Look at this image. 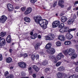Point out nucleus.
Instances as JSON below:
<instances>
[{
  "label": "nucleus",
  "instance_id": "f8f14e48",
  "mask_svg": "<svg viewBox=\"0 0 78 78\" xmlns=\"http://www.w3.org/2000/svg\"><path fill=\"white\" fill-rule=\"evenodd\" d=\"M57 75L58 78H62V77L63 76H65L66 74L64 73L59 72L57 74Z\"/></svg>",
  "mask_w": 78,
  "mask_h": 78
},
{
  "label": "nucleus",
  "instance_id": "c756f323",
  "mask_svg": "<svg viewBox=\"0 0 78 78\" xmlns=\"http://www.w3.org/2000/svg\"><path fill=\"white\" fill-rule=\"evenodd\" d=\"M5 35H6V33H4L3 32H2L0 34V36L1 37H4V36H5Z\"/></svg>",
  "mask_w": 78,
  "mask_h": 78
},
{
  "label": "nucleus",
  "instance_id": "a878e982",
  "mask_svg": "<svg viewBox=\"0 0 78 78\" xmlns=\"http://www.w3.org/2000/svg\"><path fill=\"white\" fill-rule=\"evenodd\" d=\"M57 47H59L61 45V43L60 41H58L55 43Z\"/></svg>",
  "mask_w": 78,
  "mask_h": 78
},
{
  "label": "nucleus",
  "instance_id": "a18cd8bd",
  "mask_svg": "<svg viewBox=\"0 0 78 78\" xmlns=\"http://www.w3.org/2000/svg\"><path fill=\"white\" fill-rule=\"evenodd\" d=\"M56 5H57V2H55L53 5V7L55 8V6H56Z\"/></svg>",
  "mask_w": 78,
  "mask_h": 78
},
{
  "label": "nucleus",
  "instance_id": "9d476101",
  "mask_svg": "<svg viewBox=\"0 0 78 78\" xmlns=\"http://www.w3.org/2000/svg\"><path fill=\"white\" fill-rule=\"evenodd\" d=\"M31 11H32V9L31 8L29 7L27 9L26 11L24 12V14L25 15H27V14H30Z\"/></svg>",
  "mask_w": 78,
  "mask_h": 78
},
{
  "label": "nucleus",
  "instance_id": "6e6552de",
  "mask_svg": "<svg viewBox=\"0 0 78 78\" xmlns=\"http://www.w3.org/2000/svg\"><path fill=\"white\" fill-rule=\"evenodd\" d=\"M18 65L20 67H21V68H23V69L26 68V66H27V64L26 63L22 62H19L18 63Z\"/></svg>",
  "mask_w": 78,
  "mask_h": 78
},
{
  "label": "nucleus",
  "instance_id": "6ab92c4d",
  "mask_svg": "<svg viewBox=\"0 0 78 78\" xmlns=\"http://www.w3.org/2000/svg\"><path fill=\"white\" fill-rule=\"evenodd\" d=\"M24 20L25 22H30V21H31L30 19L27 17H24Z\"/></svg>",
  "mask_w": 78,
  "mask_h": 78
},
{
  "label": "nucleus",
  "instance_id": "69168bd1",
  "mask_svg": "<svg viewBox=\"0 0 78 78\" xmlns=\"http://www.w3.org/2000/svg\"><path fill=\"white\" fill-rule=\"evenodd\" d=\"M78 62H74V64L75 65H78Z\"/></svg>",
  "mask_w": 78,
  "mask_h": 78
},
{
  "label": "nucleus",
  "instance_id": "2f4dec72",
  "mask_svg": "<svg viewBox=\"0 0 78 78\" xmlns=\"http://www.w3.org/2000/svg\"><path fill=\"white\" fill-rule=\"evenodd\" d=\"M61 62H57L56 64V66L57 67H58V66H60V65H61Z\"/></svg>",
  "mask_w": 78,
  "mask_h": 78
},
{
  "label": "nucleus",
  "instance_id": "09e8293b",
  "mask_svg": "<svg viewBox=\"0 0 78 78\" xmlns=\"http://www.w3.org/2000/svg\"><path fill=\"white\" fill-rule=\"evenodd\" d=\"M65 37L66 38H68L69 37V33H67L66 34Z\"/></svg>",
  "mask_w": 78,
  "mask_h": 78
},
{
  "label": "nucleus",
  "instance_id": "4be33fe9",
  "mask_svg": "<svg viewBox=\"0 0 78 78\" xmlns=\"http://www.w3.org/2000/svg\"><path fill=\"white\" fill-rule=\"evenodd\" d=\"M43 25L41 26V27H42L43 29H45L47 26V22H46L45 23H44Z\"/></svg>",
  "mask_w": 78,
  "mask_h": 78
},
{
  "label": "nucleus",
  "instance_id": "13d9d810",
  "mask_svg": "<svg viewBox=\"0 0 78 78\" xmlns=\"http://www.w3.org/2000/svg\"><path fill=\"white\" fill-rule=\"evenodd\" d=\"M38 38H39V39H41V35H38Z\"/></svg>",
  "mask_w": 78,
  "mask_h": 78
},
{
  "label": "nucleus",
  "instance_id": "cd10ccee",
  "mask_svg": "<svg viewBox=\"0 0 78 78\" xmlns=\"http://www.w3.org/2000/svg\"><path fill=\"white\" fill-rule=\"evenodd\" d=\"M48 64V61L47 60H45L44 61L42 64L43 66H46L47 64Z\"/></svg>",
  "mask_w": 78,
  "mask_h": 78
},
{
  "label": "nucleus",
  "instance_id": "5701e85b",
  "mask_svg": "<svg viewBox=\"0 0 78 78\" xmlns=\"http://www.w3.org/2000/svg\"><path fill=\"white\" fill-rule=\"evenodd\" d=\"M65 70V68L63 67H60L58 68V71H60V72L64 71Z\"/></svg>",
  "mask_w": 78,
  "mask_h": 78
},
{
  "label": "nucleus",
  "instance_id": "79ce46f5",
  "mask_svg": "<svg viewBox=\"0 0 78 78\" xmlns=\"http://www.w3.org/2000/svg\"><path fill=\"white\" fill-rule=\"evenodd\" d=\"M21 75L23 76H25V72H22V73H21Z\"/></svg>",
  "mask_w": 78,
  "mask_h": 78
},
{
  "label": "nucleus",
  "instance_id": "f3484780",
  "mask_svg": "<svg viewBox=\"0 0 78 78\" xmlns=\"http://www.w3.org/2000/svg\"><path fill=\"white\" fill-rule=\"evenodd\" d=\"M67 18L65 16H62L61 18V21L62 22L64 23L66 22L67 20Z\"/></svg>",
  "mask_w": 78,
  "mask_h": 78
},
{
  "label": "nucleus",
  "instance_id": "20e7f679",
  "mask_svg": "<svg viewBox=\"0 0 78 78\" xmlns=\"http://www.w3.org/2000/svg\"><path fill=\"white\" fill-rule=\"evenodd\" d=\"M55 38V35L51 34H50L48 36L46 37V40H53Z\"/></svg>",
  "mask_w": 78,
  "mask_h": 78
},
{
  "label": "nucleus",
  "instance_id": "c9c22d12",
  "mask_svg": "<svg viewBox=\"0 0 78 78\" xmlns=\"http://www.w3.org/2000/svg\"><path fill=\"white\" fill-rule=\"evenodd\" d=\"M36 1H37V0H30L31 3L33 4H34L35 2H36Z\"/></svg>",
  "mask_w": 78,
  "mask_h": 78
},
{
  "label": "nucleus",
  "instance_id": "0eeeda50",
  "mask_svg": "<svg viewBox=\"0 0 78 78\" xmlns=\"http://www.w3.org/2000/svg\"><path fill=\"white\" fill-rule=\"evenodd\" d=\"M6 44L5 40L4 38H2L0 40V47H3Z\"/></svg>",
  "mask_w": 78,
  "mask_h": 78
},
{
  "label": "nucleus",
  "instance_id": "0e129e2a",
  "mask_svg": "<svg viewBox=\"0 0 78 78\" xmlns=\"http://www.w3.org/2000/svg\"><path fill=\"white\" fill-rule=\"evenodd\" d=\"M19 6H16L15 7V9H19Z\"/></svg>",
  "mask_w": 78,
  "mask_h": 78
},
{
  "label": "nucleus",
  "instance_id": "f257e3e1",
  "mask_svg": "<svg viewBox=\"0 0 78 78\" xmlns=\"http://www.w3.org/2000/svg\"><path fill=\"white\" fill-rule=\"evenodd\" d=\"M34 20L36 23H39L40 25L42 26L44 23H46V21L45 20H42V18L41 17L37 16L34 17Z\"/></svg>",
  "mask_w": 78,
  "mask_h": 78
},
{
  "label": "nucleus",
  "instance_id": "aec40b11",
  "mask_svg": "<svg viewBox=\"0 0 78 78\" xmlns=\"http://www.w3.org/2000/svg\"><path fill=\"white\" fill-rule=\"evenodd\" d=\"M6 62L8 63H11L12 62V58L11 57H9L6 59Z\"/></svg>",
  "mask_w": 78,
  "mask_h": 78
},
{
  "label": "nucleus",
  "instance_id": "bb28decb",
  "mask_svg": "<svg viewBox=\"0 0 78 78\" xmlns=\"http://www.w3.org/2000/svg\"><path fill=\"white\" fill-rule=\"evenodd\" d=\"M64 31L65 32H69V27L65 26L64 27Z\"/></svg>",
  "mask_w": 78,
  "mask_h": 78
},
{
  "label": "nucleus",
  "instance_id": "4c0bfd02",
  "mask_svg": "<svg viewBox=\"0 0 78 78\" xmlns=\"http://www.w3.org/2000/svg\"><path fill=\"white\" fill-rule=\"evenodd\" d=\"M72 37H73V36L72 35H71V34H69V40H70L71 39H72Z\"/></svg>",
  "mask_w": 78,
  "mask_h": 78
},
{
  "label": "nucleus",
  "instance_id": "393cba45",
  "mask_svg": "<svg viewBox=\"0 0 78 78\" xmlns=\"http://www.w3.org/2000/svg\"><path fill=\"white\" fill-rule=\"evenodd\" d=\"M33 68L36 72H38V71H39V68H38V67L36 66H34Z\"/></svg>",
  "mask_w": 78,
  "mask_h": 78
},
{
  "label": "nucleus",
  "instance_id": "338daca9",
  "mask_svg": "<svg viewBox=\"0 0 78 78\" xmlns=\"http://www.w3.org/2000/svg\"><path fill=\"white\" fill-rule=\"evenodd\" d=\"M33 32H31L30 33V35H33Z\"/></svg>",
  "mask_w": 78,
  "mask_h": 78
},
{
  "label": "nucleus",
  "instance_id": "4468645a",
  "mask_svg": "<svg viewBox=\"0 0 78 78\" xmlns=\"http://www.w3.org/2000/svg\"><path fill=\"white\" fill-rule=\"evenodd\" d=\"M41 45V44H40V43H37L35 46L34 48L35 50H37L38 49H39V48L40 47V45Z\"/></svg>",
  "mask_w": 78,
  "mask_h": 78
},
{
  "label": "nucleus",
  "instance_id": "bf43d9fd",
  "mask_svg": "<svg viewBox=\"0 0 78 78\" xmlns=\"http://www.w3.org/2000/svg\"><path fill=\"white\" fill-rule=\"evenodd\" d=\"M75 46L76 49H77V50H78V44L76 45Z\"/></svg>",
  "mask_w": 78,
  "mask_h": 78
},
{
  "label": "nucleus",
  "instance_id": "5fc2aeb1",
  "mask_svg": "<svg viewBox=\"0 0 78 78\" xmlns=\"http://www.w3.org/2000/svg\"><path fill=\"white\" fill-rule=\"evenodd\" d=\"M76 4H78V1H76L74 3V5H76Z\"/></svg>",
  "mask_w": 78,
  "mask_h": 78
},
{
  "label": "nucleus",
  "instance_id": "423d86ee",
  "mask_svg": "<svg viewBox=\"0 0 78 78\" xmlns=\"http://www.w3.org/2000/svg\"><path fill=\"white\" fill-rule=\"evenodd\" d=\"M60 24V21H54L52 23L53 28H56L57 27H58Z\"/></svg>",
  "mask_w": 78,
  "mask_h": 78
},
{
  "label": "nucleus",
  "instance_id": "a19ab883",
  "mask_svg": "<svg viewBox=\"0 0 78 78\" xmlns=\"http://www.w3.org/2000/svg\"><path fill=\"white\" fill-rule=\"evenodd\" d=\"M66 45H69V41H66L64 43Z\"/></svg>",
  "mask_w": 78,
  "mask_h": 78
},
{
  "label": "nucleus",
  "instance_id": "f03ea898",
  "mask_svg": "<svg viewBox=\"0 0 78 78\" xmlns=\"http://www.w3.org/2000/svg\"><path fill=\"white\" fill-rule=\"evenodd\" d=\"M75 50L72 48L69 49V56H72L71 57V59H74L77 57V55L76 54H74L75 53Z\"/></svg>",
  "mask_w": 78,
  "mask_h": 78
},
{
  "label": "nucleus",
  "instance_id": "72a5a7b5",
  "mask_svg": "<svg viewBox=\"0 0 78 78\" xmlns=\"http://www.w3.org/2000/svg\"><path fill=\"white\" fill-rule=\"evenodd\" d=\"M31 67H30L28 68V70H29V72L30 73H33V72L32 71H31Z\"/></svg>",
  "mask_w": 78,
  "mask_h": 78
},
{
  "label": "nucleus",
  "instance_id": "412c9836",
  "mask_svg": "<svg viewBox=\"0 0 78 78\" xmlns=\"http://www.w3.org/2000/svg\"><path fill=\"white\" fill-rule=\"evenodd\" d=\"M51 45L50 43H49L46 45L45 48L47 49H50V48H51Z\"/></svg>",
  "mask_w": 78,
  "mask_h": 78
},
{
  "label": "nucleus",
  "instance_id": "c03bdc74",
  "mask_svg": "<svg viewBox=\"0 0 78 78\" xmlns=\"http://www.w3.org/2000/svg\"><path fill=\"white\" fill-rule=\"evenodd\" d=\"M50 70V69L48 68H46L45 69V72H47L48 71H49Z\"/></svg>",
  "mask_w": 78,
  "mask_h": 78
},
{
  "label": "nucleus",
  "instance_id": "7c9ffc66",
  "mask_svg": "<svg viewBox=\"0 0 78 78\" xmlns=\"http://www.w3.org/2000/svg\"><path fill=\"white\" fill-rule=\"evenodd\" d=\"M76 30V28H74L73 29H71L69 30V32H70V31H75V30Z\"/></svg>",
  "mask_w": 78,
  "mask_h": 78
},
{
  "label": "nucleus",
  "instance_id": "e433bc0d",
  "mask_svg": "<svg viewBox=\"0 0 78 78\" xmlns=\"http://www.w3.org/2000/svg\"><path fill=\"white\" fill-rule=\"evenodd\" d=\"M59 31L60 33H64V32H65L64 29L62 28L60 29L59 30Z\"/></svg>",
  "mask_w": 78,
  "mask_h": 78
},
{
  "label": "nucleus",
  "instance_id": "680f3d73",
  "mask_svg": "<svg viewBox=\"0 0 78 78\" xmlns=\"http://www.w3.org/2000/svg\"><path fill=\"white\" fill-rule=\"evenodd\" d=\"M63 15H64V13H61L60 14V16H63Z\"/></svg>",
  "mask_w": 78,
  "mask_h": 78
},
{
  "label": "nucleus",
  "instance_id": "c85d7f7f",
  "mask_svg": "<svg viewBox=\"0 0 78 78\" xmlns=\"http://www.w3.org/2000/svg\"><path fill=\"white\" fill-rule=\"evenodd\" d=\"M63 53L65 55H67L68 54L69 51L68 49H67L66 50H65L63 51Z\"/></svg>",
  "mask_w": 78,
  "mask_h": 78
},
{
  "label": "nucleus",
  "instance_id": "3c124183",
  "mask_svg": "<svg viewBox=\"0 0 78 78\" xmlns=\"http://www.w3.org/2000/svg\"><path fill=\"white\" fill-rule=\"evenodd\" d=\"M73 18L74 19H76V15L75 14H74L73 16Z\"/></svg>",
  "mask_w": 78,
  "mask_h": 78
},
{
  "label": "nucleus",
  "instance_id": "b1692460",
  "mask_svg": "<svg viewBox=\"0 0 78 78\" xmlns=\"http://www.w3.org/2000/svg\"><path fill=\"white\" fill-rule=\"evenodd\" d=\"M73 22H74V19H70L69 20V24L70 25L71 24H72Z\"/></svg>",
  "mask_w": 78,
  "mask_h": 78
},
{
  "label": "nucleus",
  "instance_id": "49530a36",
  "mask_svg": "<svg viewBox=\"0 0 78 78\" xmlns=\"http://www.w3.org/2000/svg\"><path fill=\"white\" fill-rule=\"evenodd\" d=\"M39 55H36L35 58L37 60V59H39Z\"/></svg>",
  "mask_w": 78,
  "mask_h": 78
},
{
  "label": "nucleus",
  "instance_id": "052dcab7",
  "mask_svg": "<svg viewBox=\"0 0 78 78\" xmlns=\"http://www.w3.org/2000/svg\"><path fill=\"white\" fill-rule=\"evenodd\" d=\"M54 62H55V63H56V62H57V60L55 59L54 60Z\"/></svg>",
  "mask_w": 78,
  "mask_h": 78
},
{
  "label": "nucleus",
  "instance_id": "a211bd4d",
  "mask_svg": "<svg viewBox=\"0 0 78 78\" xmlns=\"http://www.w3.org/2000/svg\"><path fill=\"white\" fill-rule=\"evenodd\" d=\"M37 33H35L34 34H33V35H31L30 36V38L31 39H36V37H37Z\"/></svg>",
  "mask_w": 78,
  "mask_h": 78
},
{
  "label": "nucleus",
  "instance_id": "ea45409f",
  "mask_svg": "<svg viewBox=\"0 0 78 78\" xmlns=\"http://www.w3.org/2000/svg\"><path fill=\"white\" fill-rule=\"evenodd\" d=\"M25 9H26V8L25 7H22L21 8V10L22 11H25Z\"/></svg>",
  "mask_w": 78,
  "mask_h": 78
},
{
  "label": "nucleus",
  "instance_id": "de8ad7c7",
  "mask_svg": "<svg viewBox=\"0 0 78 78\" xmlns=\"http://www.w3.org/2000/svg\"><path fill=\"white\" fill-rule=\"evenodd\" d=\"M2 54H0V61H2Z\"/></svg>",
  "mask_w": 78,
  "mask_h": 78
},
{
  "label": "nucleus",
  "instance_id": "7ed1b4c3",
  "mask_svg": "<svg viewBox=\"0 0 78 78\" xmlns=\"http://www.w3.org/2000/svg\"><path fill=\"white\" fill-rule=\"evenodd\" d=\"M7 18L5 15H2L0 18V22L2 23H3L7 20Z\"/></svg>",
  "mask_w": 78,
  "mask_h": 78
},
{
  "label": "nucleus",
  "instance_id": "dca6fc26",
  "mask_svg": "<svg viewBox=\"0 0 78 78\" xmlns=\"http://www.w3.org/2000/svg\"><path fill=\"white\" fill-rule=\"evenodd\" d=\"M64 58V55H62V53H60L58 54V55L57 56V58L59 60L61 58Z\"/></svg>",
  "mask_w": 78,
  "mask_h": 78
},
{
  "label": "nucleus",
  "instance_id": "1a4fd4ad",
  "mask_svg": "<svg viewBox=\"0 0 78 78\" xmlns=\"http://www.w3.org/2000/svg\"><path fill=\"white\" fill-rule=\"evenodd\" d=\"M7 6L9 11L11 12L13 10L14 8H13V6H12V5L11 4L9 3L7 4Z\"/></svg>",
  "mask_w": 78,
  "mask_h": 78
},
{
  "label": "nucleus",
  "instance_id": "37998d69",
  "mask_svg": "<svg viewBox=\"0 0 78 78\" xmlns=\"http://www.w3.org/2000/svg\"><path fill=\"white\" fill-rule=\"evenodd\" d=\"M69 78H76V76H75L74 75H72L69 76Z\"/></svg>",
  "mask_w": 78,
  "mask_h": 78
},
{
  "label": "nucleus",
  "instance_id": "ddd939ff",
  "mask_svg": "<svg viewBox=\"0 0 78 78\" xmlns=\"http://www.w3.org/2000/svg\"><path fill=\"white\" fill-rule=\"evenodd\" d=\"M58 39L60 40L61 41H64L65 40V37L64 35H60L58 37Z\"/></svg>",
  "mask_w": 78,
  "mask_h": 78
},
{
  "label": "nucleus",
  "instance_id": "e2e57ef3",
  "mask_svg": "<svg viewBox=\"0 0 78 78\" xmlns=\"http://www.w3.org/2000/svg\"><path fill=\"white\" fill-rule=\"evenodd\" d=\"M9 51L10 52V53H12V50L11 49H10L9 50Z\"/></svg>",
  "mask_w": 78,
  "mask_h": 78
},
{
  "label": "nucleus",
  "instance_id": "f704fd0d",
  "mask_svg": "<svg viewBox=\"0 0 78 78\" xmlns=\"http://www.w3.org/2000/svg\"><path fill=\"white\" fill-rule=\"evenodd\" d=\"M9 75V73L8 71H6L5 72L4 74V76H6Z\"/></svg>",
  "mask_w": 78,
  "mask_h": 78
},
{
  "label": "nucleus",
  "instance_id": "473e14b6",
  "mask_svg": "<svg viewBox=\"0 0 78 78\" xmlns=\"http://www.w3.org/2000/svg\"><path fill=\"white\" fill-rule=\"evenodd\" d=\"M64 27V24L63 23H61L59 26L60 28H63Z\"/></svg>",
  "mask_w": 78,
  "mask_h": 78
},
{
  "label": "nucleus",
  "instance_id": "39448f33",
  "mask_svg": "<svg viewBox=\"0 0 78 78\" xmlns=\"http://www.w3.org/2000/svg\"><path fill=\"white\" fill-rule=\"evenodd\" d=\"M46 51L48 53L54 54L55 53V49L53 48H51L49 49H47Z\"/></svg>",
  "mask_w": 78,
  "mask_h": 78
},
{
  "label": "nucleus",
  "instance_id": "603ef678",
  "mask_svg": "<svg viewBox=\"0 0 78 78\" xmlns=\"http://www.w3.org/2000/svg\"><path fill=\"white\" fill-rule=\"evenodd\" d=\"M33 76L34 77V78H36V74H33Z\"/></svg>",
  "mask_w": 78,
  "mask_h": 78
},
{
  "label": "nucleus",
  "instance_id": "9b49d317",
  "mask_svg": "<svg viewBox=\"0 0 78 78\" xmlns=\"http://www.w3.org/2000/svg\"><path fill=\"white\" fill-rule=\"evenodd\" d=\"M64 3V0H59L58 1V5L59 6H60L61 8H64V5H63Z\"/></svg>",
  "mask_w": 78,
  "mask_h": 78
},
{
  "label": "nucleus",
  "instance_id": "864d4df0",
  "mask_svg": "<svg viewBox=\"0 0 78 78\" xmlns=\"http://www.w3.org/2000/svg\"><path fill=\"white\" fill-rule=\"evenodd\" d=\"M49 58L51 59H53V56H49Z\"/></svg>",
  "mask_w": 78,
  "mask_h": 78
},
{
  "label": "nucleus",
  "instance_id": "6e6d98bb",
  "mask_svg": "<svg viewBox=\"0 0 78 78\" xmlns=\"http://www.w3.org/2000/svg\"><path fill=\"white\" fill-rule=\"evenodd\" d=\"M76 71L77 72H78V66L77 67L76 69Z\"/></svg>",
  "mask_w": 78,
  "mask_h": 78
},
{
  "label": "nucleus",
  "instance_id": "774afa93",
  "mask_svg": "<svg viewBox=\"0 0 78 78\" xmlns=\"http://www.w3.org/2000/svg\"><path fill=\"white\" fill-rule=\"evenodd\" d=\"M76 10H78V7H76Z\"/></svg>",
  "mask_w": 78,
  "mask_h": 78
},
{
  "label": "nucleus",
  "instance_id": "4d7b16f0",
  "mask_svg": "<svg viewBox=\"0 0 78 78\" xmlns=\"http://www.w3.org/2000/svg\"><path fill=\"white\" fill-rule=\"evenodd\" d=\"M69 45H72V43H71V42L70 41H69Z\"/></svg>",
  "mask_w": 78,
  "mask_h": 78
},
{
  "label": "nucleus",
  "instance_id": "8fccbe9b",
  "mask_svg": "<svg viewBox=\"0 0 78 78\" xmlns=\"http://www.w3.org/2000/svg\"><path fill=\"white\" fill-rule=\"evenodd\" d=\"M23 56H24V58H26V57H27L28 56V55L27 54H24L23 55Z\"/></svg>",
  "mask_w": 78,
  "mask_h": 78
},
{
  "label": "nucleus",
  "instance_id": "58836bf2",
  "mask_svg": "<svg viewBox=\"0 0 78 78\" xmlns=\"http://www.w3.org/2000/svg\"><path fill=\"white\" fill-rule=\"evenodd\" d=\"M31 58L32 60H34V58H35V55H33L31 56Z\"/></svg>",
  "mask_w": 78,
  "mask_h": 78
},
{
  "label": "nucleus",
  "instance_id": "2eb2a0df",
  "mask_svg": "<svg viewBox=\"0 0 78 78\" xmlns=\"http://www.w3.org/2000/svg\"><path fill=\"white\" fill-rule=\"evenodd\" d=\"M6 41L8 43H11V36L8 35L6 38Z\"/></svg>",
  "mask_w": 78,
  "mask_h": 78
}]
</instances>
